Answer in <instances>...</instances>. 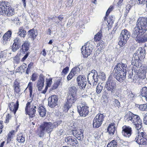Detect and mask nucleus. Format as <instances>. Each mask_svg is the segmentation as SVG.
I'll use <instances>...</instances> for the list:
<instances>
[{
    "mask_svg": "<svg viewBox=\"0 0 147 147\" xmlns=\"http://www.w3.org/2000/svg\"><path fill=\"white\" fill-rule=\"evenodd\" d=\"M141 92V96L147 101V87H143Z\"/></svg>",
    "mask_w": 147,
    "mask_h": 147,
    "instance_id": "obj_30",
    "label": "nucleus"
},
{
    "mask_svg": "<svg viewBox=\"0 0 147 147\" xmlns=\"http://www.w3.org/2000/svg\"><path fill=\"white\" fill-rule=\"evenodd\" d=\"M18 34V35L20 37L24 38L26 34V31L24 30L22 27H20L19 29Z\"/></svg>",
    "mask_w": 147,
    "mask_h": 147,
    "instance_id": "obj_33",
    "label": "nucleus"
},
{
    "mask_svg": "<svg viewBox=\"0 0 147 147\" xmlns=\"http://www.w3.org/2000/svg\"><path fill=\"white\" fill-rule=\"evenodd\" d=\"M76 100V96H74V95H73L69 94L67 97V101L68 102H69V103H70L72 104Z\"/></svg>",
    "mask_w": 147,
    "mask_h": 147,
    "instance_id": "obj_28",
    "label": "nucleus"
},
{
    "mask_svg": "<svg viewBox=\"0 0 147 147\" xmlns=\"http://www.w3.org/2000/svg\"><path fill=\"white\" fill-rule=\"evenodd\" d=\"M113 9V6H110L108 10L106 12V16L104 18V20H106V19L107 18V17L108 15H109L110 12L112 11Z\"/></svg>",
    "mask_w": 147,
    "mask_h": 147,
    "instance_id": "obj_42",
    "label": "nucleus"
},
{
    "mask_svg": "<svg viewBox=\"0 0 147 147\" xmlns=\"http://www.w3.org/2000/svg\"><path fill=\"white\" fill-rule=\"evenodd\" d=\"M52 78H46V86L44 89L41 92L42 93L45 94L49 87H50L52 84Z\"/></svg>",
    "mask_w": 147,
    "mask_h": 147,
    "instance_id": "obj_23",
    "label": "nucleus"
},
{
    "mask_svg": "<svg viewBox=\"0 0 147 147\" xmlns=\"http://www.w3.org/2000/svg\"><path fill=\"white\" fill-rule=\"evenodd\" d=\"M102 32L100 31L96 35H95L94 39L95 41H99L102 37Z\"/></svg>",
    "mask_w": 147,
    "mask_h": 147,
    "instance_id": "obj_36",
    "label": "nucleus"
},
{
    "mask_svg": "<svg viewBox=\"0 0 147 147\" xmlns=\"http://www.w3.org/2000/svg\"><path fill=\"white\" fill-rule=\"evenodd\" d=\"M13 62L14 64H17L20 62V58L18 55L13 58Z\"/></svg>",
    "mask_w": 147,
    "mask_h": 147,
    "instance_id": "obj_41",
    "label": "nucleus"
},
{
    "mask_svg": "<svg viewBox=\"0 0 147 147\" xmlns=\"http://www.w3.org/2000/svg\"><path fill=\"white\" fill-rule=\"evenodd\" d=\"M36 109V105H34L32 100L30 99L26 104L25 108L26 113L28 115L30 118L33 117L34 116Z\"/></svg>",
    "mask_w": 147,
    "mask_h": 147,
    "instance_id": "obj_5",
    "label": "nucleus"
},
{
    "mask_svg": "<svg viewBox=\"0 0 147 147\" xmlns=\"http://www.w3.org/2000/svg\"><path fill=\"white\" fill-rule=\"evenodd\" d=\"M139 109L140 110L142 111L147 110V103L140 105Z\"/></svg>",
    "mask_w": 147,
    "mask_h": 147,
    "instance_id": "obj_44",
    "label": "nucleus"
},
{
    "mask_svg": "<svg viewBox=\"0 0 147 147\" xmlns=\"http://www.w3.org/2000/svg\"><path fill=\"white\" fill-rule=\"evenodd\" d=\"M78 111L81 116L85 117L89 113L88 107L84 104H82L77 107Z\"/></svg>",
    "mask_w": 147,
    "mask_h": 147,
    "instance_id": "obj_12",
    "label": "nucleus"
},
{
    "mask_svg": "<svg viewBox=\"0 0 147 147\" xmlns=\"http://www.w3.org/2000/svg\"><path fill=\"white\" fill-rule=\"evenodd\" d=\"M78 86L81 89L85 88L87 84V80L85 76L80 75L77 78Z\"/></svg>",
    "mask_w": 147,
    "mask_h": 147,
    "instance_id": "obj_13",
    "label": "nucleus"
},
{
    "mask_svg": "<svg viewBox=\"0 0 147 147\" xmlns=\"http://www.w3.org/2000/svg\"><path fill=\"white\" fill-rule=\"evenodd\" d=\"M25 136H24L22 133H20L17 135V140L20 143L24 142L25 140Z\"/></svg>",
    "mask_w": 147,
    "mask_h": 147,
    "instance_id": "obj_34",
    "label": "nucleus"
},
{
    "mask_svg": "<svg viewBox=\"0 0 147 147\" xmlns=\"http://www.w3.org/2000/svg\"><path fill=\"white\" fill-rule=\"evenodd\" d=\"M11 134H8L7 139V143H8L11 140L12 136Z\"/></svg>",
    "mask_w": 147,
    "mask_h": 147,
    "instance_id": "obj_51",
    "label": "nucleus"
},
{
    "mask_svg": "<svg viewBox=\"0 0 147 147\" xmlns=\"http://www.w3.org/2000/svg\"><path fill=\"white\" fill-rule=\"evenodd\" d=\"M137 76L141 79H144L145 78L144 74H137Z\"/></svg>",
    "mask_w": 147,
    "mask_h": 147,
    "instance_id": "obj_62",
    "label": "nucleus"
},
{
    "mask_svg": "<svg viewBox=\"0 0 147 147\" xmlns=\"http://www.w3.org/2000/svg\"><path fill=\"white\" fill-rule=\"evenodd\" d=\"M32 82H30L29 84H28V89L29 90V92H30V95H31L32 94Z\"/></svg>",
    "mask_w": 147,
    "mask_h": 147,
    "instance_id": "obj_48",
    "label": "nucleus"
},
{
    "mask_svg": "<svg viewBox=\"0 0 147 147\" xmlns=\"http://www.w3.org/2000/svg\"><path fill=\"white\" fill-rule=\"evenodd\" d=\"M7 51L6 50L1 51L0 53V58L1 59H4L6 58L7 55Z\"/></svg>",
    "mask_w": 147,
    "mask_h": 147,
    "instance_id": "obj_45",
    "label": "nucleus"
},
{
    "mask_svg": "<svg viewBox=\"0 0 147 147\" xmlns=\"http://www.w3.org/2000/svg\"><path fill=\"white\" fill-rule=\"evenodd\" d=\"M28 34L30 37L32 38L33 40H34L37 35V33L36 32H35L34 29H33L28 31Z\"/></svg>",
    "mask_w": 147,
    "mask_h": 147,
    "instance_id": "obj_29",
    "label": "nucleus"
},
{
    "mask_svg": "<svg viewBox=\"0 0 147 147\" xmlns=\"http://www.w3.org/2000/svg\"><path fill=\"white\" fill-rule=\"evenodd\" d=\"M103 89L102 86L100 85H98L96 88V92L97 93L99 94L100 93Z\"/></svg>",
    "mask_w": 147,
    "mask_h": 147,
    "instance_id": "obj_46",
    "label": "nucleus"
},
{
    "mask_svg": "<svg viewBox=\"0 0 147 147\" xmlns=\"http://www.w3.org/2000/svg\"><path fill=\"white\" fill-rule=\"evenodd\" d=\"M0 13L7 16L13 15L14 13V9L10 6V3L7 1L0 2Z\"/></svg>",
    "mask_w": 147,
    "mask_h": 147,
    "instance_id": "obj_4",
    "label": "nucleus"
},
{
    "mask_svg": "<svg viewBox=\"0 0 147 147\" xmlns=\"http://www.w3.org/2000/svg\"><path fill=\"white\" fill-rule=\"evenodd\" d=\"M80 68L76 66L72 69L69 74H78L80 73Z\"/></svg>",
    "mask_w": 147,
    "mask_h": 147,
    "instance_id": "obj_39",
    "label": "nucleus"
},
{
    "mask_svg": "<svg viewBox=\"0 0 147 147\" xmlns=\"http://www.w3.org/2000/svg\"><path fill=\"white\" fill-rule=\"evenodd\" d=\"M38 112L40 116L43 117L45 116L46 111L43 106H40L38 108Z\"/></svg>",
    "mask_w": 147,
    "mask_h": 147,
    "instance_id": "obj_31",
    "label": "nucleus"
},
{
    "mask_svg": "<svg viewBox=\"0 0 147 147\" xmlns=\"http://www.w3.org/2000/svg\"><path fill=\"white\" fill-rule=\"evenodd\" d=\"M75 74H69L67 76V78L68 80H70L72 77L74 76Z\"/></svg>",
    "mask_w": 147,
    "mask_h": 147,
    "instance_id": "obj_61",
    "label": "nucleus"
},
{
    "mask_svg": "<svg viewBox=\"0 0 147 147\" xmlns=\"http://www.w3.org/2000/svg\"><path fill=\"white\" fill-rule=\"evenodd\" d=\"M12 32L10 30H8L4 34L3 37L2 42L3 45L6 44L10 40Z\"/></svg>",
    "mask_w": 147,
    "mask_h": 147,
    "instance_id": "obj_20",
    "label": "nucleus"
},
{
    "mask_svg": "<svg viewBox=\"0 0 147 147\" xmlns=\"http://www.w3.org/2000/svg\"><path fill=\"white\" fill-rule=\"evenodd\" d=\"M69 94L76 96L77 89L75 86H72L69 88Z\"/></svg>",
    "mask_w": 147,
    "mask_h": 147,
    "instance_id": "obj_32",
    "label": "nucleus"
},
{
    "mask_svg": "<svg viewBox=\"0 0 147 147\" xmlns=\"http://www.w3.org/2000/svg\"><path fill=\"white\" fill-rule=\"evenodd\" d=\"M145 50L144 48H139L134 54V57L136 58H139L140 59L143 60L145 57Z\"/></svg>",
    "mask_w": 147,
    "mask_h": 147,
    "instance_id": "obj_14",
    "label": "nucleus"
},
{
    "mask_svg": "<svg viewBox=\"0 0 147 147\" xmlns=\"http://www.w3.org/2000/svg\"><path fill=\"white\" fill-rule=\"evenodd\" d=\"M19 107V102L17 100L16 104L14 102L10 103L9 105V108L10 111L13 112L14 114L16 113Z\"/></svg>",
    "mask_w": 147,
    "mask_h": 147,
    "instance_id": "obj_22",
    "label": "nucleus"
},
{
    "mask_svg": "<svg viewBox=\"0 0 147 147\" xmlns=\"http://www.w3.org/2000/svg\"><path fill=\"white\" fill-rule=\"evenodd\" d=\"M58 97L56 95L51 96L48 98V105L49 106L53 108L57 105Z\"/></svg>",
    "mask_w": 147,
    "mask_h": 147,
    "instance_id": "obj_16",
    "label": "nucleus"
},
{
    "mask_svg": "<svg viewBox=\"0 0 147 147\" xmlns=\"http://www.w3.org/2000/svg\"><path fill=\"white\" fill-rule=\"evenodd\" d=\"M45 77L42 75H40L37 82L36 87L38 91H42V90L44 86Z\"/></svg>",
    "mask_w": 147,
    "mask_h": 147,
    "instance_id": "obj_18",
    "label": "nucleus"
},
{
    "mask_svg": "<svg viewBox=\"0 0 147 147\" xmlns=\"http://www.w3.org/2000/svg\"><path fill=\"white\" fill-rule=\"evenodd\" d=\"M10 117V115L9 114H8L7 115V116L6 117V119L5 120V122L6 123L8 122H9L8 121H9V117Z\"/></svg>",
    "mask_w": 147,
    "mask_h": 147,
    "instance_id": "obj_63",
    "label": "nucleus"
},
{
    "mask_svg": "<svg viewBox=\"0 0 147 147\" xmlns=\"http://www.w3.org/2000/svg\"><path fill=\"white\" fill-rule=\"evenodd\" d=\"M115 106L116 107H120V103L118 100L117 99H115L114 101Z\"/></svg>",
    "mask_w": 147,
    "mask_h": 147,
    "instance_id": "obj_56",
    "label": "nucleus"
},
{
    "mask_svg": "<svg viewBox=\"0 0 147 147\" xmlns=\"http://www.w3.org/2000/svg\"><path fill=\"white\" fill-rule=\"evenodd\" d=\"M71 106L72 104L69 103V102H68L66 101L64 106L63 110L65 112L67 111Z\"/></svg>",
    "mask_w": 147,
    "mask_h": 147,
    "instance_id": "obj_37",
    "label": "nucleus"
},
{
    "mask_svg": "<svg viewBox=\"0 0 147 147\" xmlns=\"http://www.w3.org/2000/svg\"><path fill=\"white\" fill-rule=\"evenodd\" d=\"M122 129L123 135L125 137L129 138L132 133V128L129 126L124 125Z\"/></svg>",
    "mask_w": 147,
    "mask_h": 147,
    "instance_id": "obj_15",
    "label": "nucleus"
},
{
    "mask_svg": "<svg viewBox=\"0 0 147 147\" xmlns=\"http://www.w3.org/2000/svg\"><path fill=\"white\" fill-rule=\"evenodd\" d=\"M63 18V17L62 15H59L58 16V18L59 19V21H55V23L58 24L60 22H61Z\"/></svg>",
    "mask_w": 147,
    "mask_h": 147,
    "instance_id": "obj_47",
    "label": "nucleus"
},
{
    "mask_svg": "<svg viewBox=\"0 0 147 147\" xmlns=\"http://www.w3.org/2000/svg\"><path fill=\"white\" fill-rule=\"evenodd\" d=\"M126 74H114V77L120 82H122L125 78Z\"/></svg>",
    "mask_w": 147,
    "mask_h": 147,
    "instance_id": "obj_27",
    "label": "nucleus"
},
{
    "mask_svg": "<svg viewBox=\"0 0 147 147\" xmlns=\"http://www.w3.org/2000/svg\"><path fill=\"white\" fill-rule=\"evenodd\" d=\"M105 87L107 90L113 94L115 93L117 88L116 84L115 82L110 79V77L109 78L107 81L106 82Z\"/></svg>",
    "mask_w": 147,
    "mask_h": 147,
    "instance_id": "obj_9",
    "label": "nucleus"
},
{
    "mask_svg": "<svg viewBox=\"0 0 147 147\" xmlns=\"http://www.w3.org/2000/svg\"><path fill=\"white\" fill-rule=\"evenodd\" d=\"M65 141L68 144L72 146H76L78 142L77 140L75 138L71 136L66 137L65 138Z\"/></svg>",
    "mask_w": 147,
    "mask_h": 147,
    "instance_id": "obj_19",
    "label": "nucleus"
},
{
    "mask_svg": "<svg viewBox=\"0 0 147 147\" xmlns=\"http://www.w3.org/2000/svg\"><path fill=\"white\" fill-rule=\"evenodd\" d=\"M134 140L140 145L147 144V134L142 132L136 134L134 136Z\"/></svg>",
    "mask_w": 147,
    "mask_h": 147,
    "instance_id": "obj_6",
    "label": "nucleus"
},
{
    "mask_svg": "<svg viewBox=\"0 0 147 147\" xmlns=\"http://www.w3.org/2000/svg\"><path fill=\"white\" fill-rule=\"evenodd\" d=\"M138 4H144L146 1L147 0H136Z\"/></svg>",
    "mask_w": 147,
    "mask_h": 147,
    "instance_id": "obj_55",
    "label": "nucleus"
},
{
    "mask_svg": "<svg viewBox=\"0 0 147 147\" xmlns=\"http://www.w3.org/2000/svg\"><path fill=\"white\" fill-rule=\"evenodd\" d=\"M69 70V67H66L63 70L62 72L63 74H67Z\"/></svg>",
    "mask_w": 147,
    "mask_h": 147,
    "instance_id": "obj_60",
    "label": "nucleus"
},
{
    "mask_svg": "<svg viewBox=\"0 0 147 147\" xmlns=\"http://www.w3.org/2000/svg\"><path fill=\"white\" fill-rule=\"evenodd\" d=\"M105 118L104 115L102 114H98L93 120V127L95 128H98L102 124Z\"/></svg>",
    "mask_w": 147,
    "mask_h": 147,
    "instance_id": "obj_10",
    "label": "nucleus"
},
{
    "mask_svg": "<svg viewBox=\"0 0 147 147\" xmlns=\"http://www.w3.org/2000/svg\"><path fill=\"white\" fill-rule=\"evenodd\" d=\"M93 43L92 41L88 42L85 45L84 47H82L81 52L84 57L86 58L90 55L94 49V46L92 44Z\"/></svg>",
    "mask_w": 147,
    "mask_h": 147,
    "instance_id": "obj_7",
    "label": "nucleus"
},
{
    "mask_svg": "<svg viewBox=\"0 0 147 147\" xmlns=\"http://www.w3.org/2000/svg\"><path fill=\"white\" fill-rule=\"evenodd\" d=\"M105 45L104 44L103 42L102 41H100L98 44L97 45V46L98 47H100V49H102V48H103L104 47Z\"/></svg>",
    "mask_w": 147,
    "mask_h": 147,
    "instance_id": "obj_50",
    "label": "nucleus"
},
{
    "mask_svg": "<svg viewBox=\"0 0 147 147\" xmlns=\"http://www.w3.org/2000/svg\"><path fill=\"white\" fill-rule=\"evenodd\" d=\"M144 124L147 125V115L144 117Z\"/></svg>",
    "mask_w": 147,
    "mask_h": 147,
    "instance_id": "obj_64",
    "label": "nucleus"
},
{
    "mask_svg": "<svg viewBox=\"0 0 147 147\" xmlns=\"http://www.w3.org/2000/svg\"><path fill=\"white\" fill-rule=\"evenodd\" d=\"M13 86L14 87H18L20 86L19 83L17 80H16L13 83Z\"/></svg>",
    "mask_w": 147,
    "mask_h": 147,
    "instance_id": "obj_59",
    "label": "nucleus"
},
{
    "mask_svg": "<svg viewBox=\"0 0 147 147\" xmlns=\"http://www.w3.org/2000/svg\"><path fill=\"white\" fill-rule=\"evenodd\" d=\"M117 142L115 140H112L109 143L107 146V147H117Z\"/></svg>",
    "mask_w": 147,
    "mask_h": 147,
    "instance_id": "obj_38",
    "label": "nucleus"
},
{
    "mask_svg": "<svg viewBox=\"0 0 147 147\" xmlns=\"http://www.w3.org/2000/svg\"><path fill=\"white\" fill-rule=\"evenodd\" d=\"M120 143L121 145H127L128 144V143L127 142L124 141V140H120Z\"/></svg>",
    "mask_w": 147,
    "mask_h": 147,
    "instance_id": "obj_52",
    "label": "nucleus"
},
{
    "mask_svg": "<svg viewBox=\"0 0 147 147\" xmlns=\"http://www.w3.org/2000/svg\"><path fill=\"white\" fill-rule=\"evenodd\" d=\"M130 36V32L126 29L122 30L119 37L118 44L121 47L124 45Z\"/></svg>",
    "mask_w": 147,
    "mask_h": 147,
    "instance_id": "obj_8",
    "label": "nucleus"
},
{
    "mask_svg": "<svg viewBox=\"0 0 147 147\" xmlns=\"http://www.w3.org/2000/svg\"><path fill=\"white\" fill-rule=\"evenodd\" d=\"M116 129L114 123H111L109 125L107 130L109 134L113 135L115 133Z\"/></svg>",
    "mask_w": 147,
    "mask_h": 147,
    "instance_id": "obj_26",
    "label": "nucleus"
},
{
    "mask_svg": "<svg viewBox=\"0 0 147 147\" xmlns=\"http://www.w3.org/2000/svg\"><path fill=\"white\" fill-rule=\"evenodd\" d=\"M37 77L38 76L36 74H33L32 76L31 79L32 81H35Z\"/></svg>",
    "mask_w": 147,
    "mask_h": 147,
    "instance_id": "obj_58",
    "label": "nucleus"
},
{
    "mask_svg": "<svg viewBox=\"0 0 147 147\" xmlns=\"http://www.w3.org/2000/svg\"><path fill=\"white\" fill-rule=\"evenodd\" d=\"M72 133L73 135L78 140H82L83 139V131H81V132H79V134H77V132L76 130H74L73 131Z\"/></svg>",
    "mask_w": 147,
    "mask_h": 147,
    "instance_id": "obj_25",
    "label": "nucleus"
},
{
    "mask_svg": "<svg viewBox=\"0 0 147 147\" xmlns=\"http://www.w3.org/2000/svg\"><path fill=\"white\" fill-rule=\"evenodd\" d=\"M115 92V93L114 94L115 96H117V97H119L120 96V92L119 90L118 89H117L116 88V90Z\"/></svg>",
    "mask_w": 147,
    "mask_h": 147,
    "instance_id": "obj_53",
    "label": "nucleus"
},
{
    "mask_svg": "<svg viewBox=\"0 0 147 147\" xmlns=\"http://www.w3.org/2000/svg\"><path fill=\"white\" fill-rule=\"evenodd\" d=\"M13 41L12 49L13 52H15L19 48L21 45L22 41L19 37H17L14 39Z\"/></svg>",
    "mask_w": 147,
    "mask_h": 147,
    "instance_id": "obj_17",
    "label": "nucleus"
},
{
    "mask_svg": "<svg viewBox=\"0 0 147 147\" xmlns=\"http://www.w3.org/2000/svg\"><path fill=\"white\" fill-rule=\"evenodd\" d=\"M128 79L129 82H133L137 78V74H129Z\"/></svg>",
    "mask_w": 147,
    "mask_h": 147,
    "instance_id": "obj_35",
    "label": "nucleus"
},
{
    "mask_svg": "<svg viewBox=\"0 0 147 147\" xmlns=\"http://www.w3.org/2000/svg\"><path fill=\"white\" fill-rule=\"evenodd\" d=\"M57 123L56 122L52 123L51 122H44L40 126V134L39 137H41L44 135L45 132L50 133L53 129L57 126Z\"/></svg>",
    "mask_w": 147,
    "mask_h": 147,
    "instance_id": "obj_3",
    "label": "nucleus"
},
{
    "mask_svg": "<svg viewBox=\"0 0 147 147\" xmlns=\"http://www.w3.org/2000/svg\"><path fill=\"white\" fill-rule=\"evenodd\" d=\"M30 43L28 41H24L20 47V51L22 53H24L25 52L28 51L29 48Z\"/></svg>",
    "mask_w": 147,
    "mask_h": 147,
    "instance_id": "obj_21",
    "label": "nucleus"
},
{
    "mask_svg": "<svg viewBox=\"0 0 147 147\" xmlns=\"http://www.w3.org/2000/svg\"><path fill=\"white\" fill-rule=\"evenodd\" d=\"M124 119L127 122L134 125L137 130H138L141 128L142 120L138 116L128 111L126 113Z\"/></svg>",
    "mask_w": 147,
    "mask_h": 147,
    "instance_id": "obj_2",
    "label": "nucleus"
},
{
    "mask_svg": "<svg viewBox=\"0 0 147 147\" xmlns=\"http://www.w3.org/2000/svg\"><path fill=\"white\" fill-rule=\"evenodd\" d=\"M107 20V23L108 24L111 25L113 23L114 21V18H113V16H111L109 18L107 19V18L106 19V20Z\"/></svg>",
    "mask_w": 147,
    "mask_h": 147,
    "instance_id": "obj_43",
    "label": "nucleus"
},
{
    "mask_svg": "<svg viewBox=\"0 0 147 147\" xmlns=\"http://www.w3.org/2000/svg\"><path fill=\"white\" fill-rule=\"evenodd\" d=\"M140 72L141 74H146L147 72L146 67H141L140 69Z\"/></svg>",
    "mask_w": 147,
    "mask_h": 147,
    "instance_id": "obj_54",
    "label": "nucleus"
},
{
    "mask_svg": "<svg viewBox=\"0 0 147 147\" xmlns=\"http://www.w3.org/2000/svg\"><path fill=\"white\" fill-rule=\"evenodd\" d=\"M60 83V81L59 80L56 81L52 86V90H54L57 89Z\"/></svg>",
    "mask_w": 147,
    "mask_h": 147,
    "instance_id": "obj_40",
    "label": "nucleus"
},
{
    "mask_svg": "<svg viewBox=\"0 0 147 147\" xmlns=\"http://www.w3.org/2000/svg\"><path fill=\"white\" fill-rule=\"evenodd\" d=\"M73 0H68L66 4L67 6L70 7L72 6V2Z\"/></svg>",
    "mask_w": 147,
    "mask_h": 147,
    "instance_id": "obj_49",
    "label": "nucleus"
},
{
    "mask_svg": "<svg viewBox=\"0 0 147 147\" xmlns=\"http://www.w3.org/2000/svg\"><path fill=\"white\" fill-rule=\"evenodd\" d=\"M142 59H140L139 58H136L134 57L133 55L131 61V64L134 66H136V67H139L141 66V61Z\"/></svg>",
    "mask_w": 147,
    "mask_h": 147,
    "instance_id": "obj_24",
    "label": "nucleus"
},
{
    "mask_svg": "<svg viewBox=\"0 0 147 147\" xmlns=\"http://www.w3.org/2000/svg\"><path fill=\"white\" fill-rule=\"evenodd\" d=\"M127 66L125 64L122 63H118L116 65L113 71V73L114 74H126Z\"/></svg>",
    "mask_w": 147,
    "mask_h": 147,
    "instance_id": "obj_11",
    "label": "nucleus"
},
{
    "mask_svg": "<svg viewBox=\"0 0 147 147\" xmlns=\"http://www.w3.org/2000/svg\"><path fill=\"white\" fill-rule=\"evenodd\" d=\"M92 77L94 80H95V79H96V81H98V79L99 77L100 78V75L98 76V74H94Z\"/></svg>",
    "mask_w": 147,
    "mask_h": 147,
    "instance_id": "obj_57",
    "label": "nucleus"
},
{
    "mask_svg": "<svg viewBox=\"0 0 147 147\" xmlns=\"http://www.w3.org/2000/svg\"><path fill=\"white\" fill-rule=\"evenodd\" d=\"M136 26L133 30L132 36L138 43H143L147 41V34L144 33L147 30V18H139L137 20Z\"/></svg>",
    "mask_w": 147,
    "mask_h": 147,
    "instance_id": "obj_1",
    "label": "nucleus"
}]
</instances>
